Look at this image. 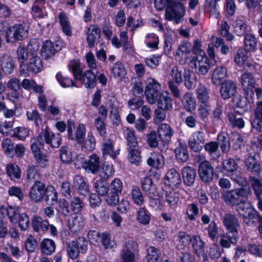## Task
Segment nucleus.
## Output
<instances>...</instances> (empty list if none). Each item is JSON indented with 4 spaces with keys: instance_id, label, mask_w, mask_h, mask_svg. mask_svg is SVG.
<instances>
[{
    "instance_id": "obj_1",
    "label": "nucleus",
    "mask_w": 262,
    "mask_h": 262,
    "mask_svg": "<svg viewBox=\"0 0 262 262\" xmlns=\"http://www.w3.org/2000/svg\"><path fill=\"white\" fill-rule=\"evenodd\" d=\"M222 198L227 204L237 206V211L244 217L246 202V188L241 187L222 193Z\"/></svg>"
},
{
    "instance_id": "obj_2",
    "label": "nucleus",
    "mask_w": 262,
    "mask_h": 262,
    "mask_svg": "<svg viewBox=\"0 0 262 262\" xmlns=\"http://www.w3.org/2000/svg\"><path fill=\"white\" fill-rule=\"evenodd\" d=\"M185 61L199 75H206L210 68L209 59L204 51L191 57H186Z\"/></svg>"
},
{
    "instance_id": "obj_3",
    "label": "nucleus",
    "mask_w": 262,
    "mask_h": 262,
    "mask_svg": "<svg viewBox=\"0 0 262 262\" xmlns=\"http://www.w3.org/2000/svg\"><path fill=\"white\" fill-rule=\"evenodd\" d=\"M68 68L69 71L72 73L75 79L82 80L83 83L86 88L92 89L95 87L96 84L95 74L90 70H87L82 76V71L80 68V62L78 61H70Z\"/></svg>"
},
{
    "instance_id": "obj_4",
    "label": "nucleus",
    "mask_w": 262,
    "mask_h": 262,
    "mask_svg": "<svg viewBox=\"0 0 262 262\" xmlns=\"http://www.w3.org/2000/svg\"><path fill=\"white\" fill-rule=\"evenodd\" d=\"M38 48V43L35 40L30 41L27 46V50L30 51L32 57L30 58L29 62L27 64V72H24L25 65L22 64L20 66V72L21 74H27L29 71L37 73L41 71L42 67L41 60L39 57L33 55Z\"/></svg>"
},
{
    "instance_id": "obj_5",
    "label": "nucleus",
    "mask_w": 262,
    "mask_h": 262,
    "mask_svg": "<svg viewBox=\"0 0 262 262\" xmlns=\"http://www.w3.org/2000/svg\"><path fill=\"white\" fill-rule=\"evenodd\" d=\"M88 249V242L84 237H79L75 241L70 242L67 247L69 257L75 259L79 256V253L84 254Z\"/></svg>"
},
{
    "instance_id": "obj_6",
    "label": "nucleus",
    "mask_w": 262,
    "mask_h": 262,
    "mask_svg": "<svg viewBox=\"0 0 262 262\" xmlns=\"http://www.w3.org/2000/svg\"><path fill=\"white\" fill-rule=\"evenodd\" d=\"M27 28L21 24H15L9 27L5 34L7 42H13L14 41L22 40L28 35Z\"/></svg>"
},
{
    "instance_id": "obj_7",
    "label": "nucleus",
    "mask_w": 262,
    "mask_h": 262,
    "mask_svg": "<svg viewBox=\"0 0 262 262\" xmlns=\"http://www.w3.org/2000/svg\"><path fill=\"white\" fill-rule=\"evenodd\" d=\"M161 89V84L157 80L151 78L147 79L145 95L149 103L154 104L157 100Z\"/></svg>"
},
{
    "instance_id": "obj_8",
    "label": "nucleus",
    "mask_w": 262,
    "mask_h": 262,
    "mask_svg": "<svg viewBox=\"0 0 262 262\" xmlns=\"http://www.w3.org/2000/svg\"><path fill=\"white\" fill-rule=\"evenodd\" d=\"M186 13L183 4L178 1L171 6H169L165 11V17L168 20H175L178 24Z\"/></svg>"
},
{
    "instance_id": "obj_9",
    "label": "nucleus",
    "mask_w": 262,
    "mask_h": 262,
    "mask_svg": "<svg viewBox=\"0 0 262 262\" xmlns=\"http://www.w3.org/2000/svg\"><path fill=\"white\" fill-rule=\"evenodd\" d=\"M37 140L40 145H43L46 143L54 148L58 147L61 143V139L59 134H50L47 129L43 130L39 134Z\"/></svg>"
},
{
    "instance_id": "obj_10",
    "label": "nucleus",
    "mask_w": 262,
    "mask_h": 262,
    "mask_svg": "<svg viewBox=\"0 0 262 262\" xmlns=\"http://www.w3.org/2000/svg\"><path fill=\"white\" fill-rule=\"evenodd\" d=\"M205 135L202 131H195L189 137L188 144L191 150L195 152L201 151L205 143Z\"/></svg>"
},
{
    "instance_id": "obj_11",
    "label": "nucleus",
    "mask_w": 262,
    "mask_h": 262,
    "mask_svg": "<svg viewBox=\"0 0 262 262\" xmlns=\"http://www.w3.org/2000/svg\"><path fill=\"white\" fill-rule=\"evenodd\" d=\"M138 251L137 243L133 240L127 241L122 250L121 262H134Z\"/></svg>"
},
{
    "instance_id": "obj_12",
    "label": "nucleus",
    "mask_w": 262,
    "mask_h": 262,
    "mask_svg": "<svg viewBox=\"0 0 262 262\" xmlns=\"http://www.w3.org/2000/svg\"><path fill=\"white\" fill-rule=\"evenodd\" d=\"M199 177L204 183H209L212 180L214 171L210 162H205L198 166Z\"/></svg>"
},
{
    "instance_id": "obj_13",
    "label": "nucleus",
    "mask_w": 262,
    "mask_h": 262,
    "mask_svg": "<svg viewBox=\"0 0 262 262\" xmlns=\"http://www.w3.org/2000/svg\"><path fill=\"white\" fill-rule=\"evenodd\" d=\"M45 189L46 186L43 183L39 181H36L30 189V199L36 203L40 202L44 196Z\"/></svg>"
},
{
    "instance_id": "obj_14",
    "label": "nucleus",
    "mask_w": 262,
    "mask_h": 262,
    "mask_svg": "<svg viewBox=\"0 0 262 262\" xmlns=\"http://www.w3.org/2000/svg\"><path fill=\"white\" fill-rule=\"evenodd\" d=\"M61 48L60 42H52L50 40H46L43 42L41 54L42 57L47 59L52 57L56 52Z\"/></svg>"
},
{
    "instance_id": "obj_15",
    "label": "nucleus",
    "mask_w": 262,
    "mask_h": 262,
    "mask_svg": "<svg viewBox=\"0 0 262 262\" xmlns=\"http://www.w3.org/2000/svg\"><path fill=\"white\" fill-rule=\"evenodd\" d=\"M236 90V83L231 80H228L221 83L220 93L223 99H228L235 95Z\"/></svg>"
},
{
    "instance_id": "obj_16",
    "label": "nucleus",
    "mask_w": 262,
    "mask_h": 262,
    "mask_svg": "<svg viewBox=\"0 0 262 262\" xmlns=\"http://www.w3.org/2000/svg\"><path fill=\"white\" fill-rule=\"evenodd\" d=\"M158 133L160 139L163 142L164 147L167 148L173 134L172 129L169 125L163 123L158 126Z\"/></svg>"
},
{
    "instance_id": "obj_17",
    "label": "nucleus",
    "mask_w": 262,
    "mask_h": 262,
    "mask_svg": "<svg viewBox=\"0 0 262 262\" xmlns=\"http://www.w3.org/2000/svg\"><path fill=\"white\" fill-rule=\"evenodd\" d=\"M191 244L195 254L199 257H203L204 261L207 260V257L205 254L204 243L201 237L198 235H192Z\"/></svg>"
},
{
    "instance_id": "obj_18",
    "label": "nucleus",
    "mask_w": 262,
    "mask_h": 262,
    "mask_svg": "<svg viewBox=\"0 0 262 262\" xmlns=\"http://www.w3.org/2000/svg\"><path fill=\"white\" fill-rule=\"evenodd\" d=\"M165 183L172 189L177 188L181 183L179 172L174 168L169 169L166 174Z\"/></svg>"
},
{
    "instance_id": "obj_19",
    "label": "nucleus",
    "mask_w": 262,
    "mask_h": 262,
    "mask_svg": "<svg viewBox=\"0 0 262 262\" xmlns=\"http://www.w3.org/2000/svg\"><path fill=\"white\" fill-rule=\"evenodd\" d=\"M73 183V186L77 190L80 195L86 196L89 194L90 192V186L83 177L80 175L75 176Z\"/></svg>"
},
{
    "instance_id": "obj_20",
    "label": "nucleus",
    "mask_w": 262,
    "mask_h": 262,
    "mask_svg": "<svg viewBox=\"0 0 262 262\" xmlns=\"http://www.w3.org/2000/svg\"><path fill=\"white\" fill-rule=\"evenodd\" d=\"M227 77V69L224 66L216 67L212 72L211 81L213 84L221 85Z\"/></svg>"
},
{
    "instance_id": "obj_21",
    "label": "nucleus",
    "mask_w": 262,
    "mask_h": 262,
    "mask_svg": "<svg viewBox=\"0 0 262 262\" xmlns=\"http://www.w3.org/2000/svg\"><path fill=\"white\" fill-rule=\"evenodd\" d=\"M85 225L84 217L81 214H76L68 221V227L73 233H77L81 231Z\"/></svg>"
},
{
    "instance_id": "obj_22",
    "label": "nucleus",
    "mask_w": 262,
    "mask_h": 262,
    "mask_svg": "<svg viewBox=\"0 0 262 262\" xmlns=\"http://www.w3.org/2000/svg\"><path fill=\"white\" fill-rule=\"evenodd\" d=\"M251 185L254 191V193L258 200V208L262 211V199L261 194H262V179L259 180L251 176L249 177Z\"/></svg>"
},
{
    "instance_id": "obj_23",
    "label": "nucleus",
    "mask_w": 262,
    "mask_h": 262,
    "mask_svg": "<svg viewBox=\"0 0 262 262\" xmlns=\"http://www.w3.org/2000/svg\"><path fill=\"white\" fill-rule=\"evenodd\" d=\"M223 223L227 232L238 234L237 227L239 225L234 215L231 214H226L224 217Z\"/></svg>"
},
{
    "instance_id": "obj_24",
    "label": "nucleus",
    "mask_w": 262,
    "mask_h": 262,
    "mask_svg": "<svg viewBox=\"0 0 262 262\" xmlns=\"http://www.w3.org/2000/svg\"><path fill=\"white\" fill-rule=\"evenodd\" d=\"M45 3L46 0H35L32 7V14L35 18H43L47 15Z\"/></svg>"
},
{
    "instance_id": "obj_25",
    "label": "nucleus",
    "mask_w": 262,
    "mask_h": 262,
    "mask_svg": "<svg viewBox=\"0 0 262 262\" xmlns=\"http://www.w3.org/2000/svg\"><path fill=\"white\" fill-rule=\"evenodd\" d=\"M238 238V234L227 232L220 236V245L224 248H229L231 244H235Z\"/></svg>"
},
{
    "instance_id": "obj_26",
    "label": "nucleus",
    "mask_w": 262,
    "mask_h": 262,
    "mask_svg": "<svg viewBox=\"0 0 262 262\" xmlns=\"http://www.w3.org/2000/svg\"><path fill=\"white\" fill-rule=\"evenodd\" d=\"M158 108L166 111L172 108V99L168 92L165 91L159 95L158 99Z\"/></svg>"
},
{
    "instance_id": "obj_27",
    "label": "nucleus",
    "mask_w": 262,
    "mask_h": 262,
    "mask_svg": "<svg viewBox=\"0 0 262 262\" xmlns=\"http://www.w3.org/2000/svg\"><path fill=\"white\" fill-rule=\"evenodd\" d=\"M142 188L149 198L154 197L157 194L156 185L149 177H145L141 180Z\"/></svg>"
},
{
    "instance_id": "obj_28",
    "label": "nucleus",
    "mask_w": 262,
    "mask_h": 262,
    "mask_svg": "<svg viewBox=\"0 0 262 262\" xmlns=\"http://www.w3.org/2000/svg\"><path fill=\"white\" fill-rule=\"evenodd\" d=\"M183 80L185 87L188 90H191L195 87L198 79L193 72L189 69H185Z\"/></svg>"
},
{
    "instance_id": "obj_29",
    "label": "nucleus",
    "mask_w": 262,
    "mask_h": 262,
    "mask_svg": "<svg viewBox=\"0 0 262 262\" xmlns=\"http://www.w3.org/2000/svg\"><path fill=\"white\" fill-rule=\"evenodd\" d=\"M147 163L154 168H161L165 164L164 157L159 152H154L151 154V157L147 160Z\"/></svg>"
},
{
    "instance_id": "obj_30",
    "label": "nucleus",
    "mask_w": 262,
    "mask_h": 262,
    "mask_svg": "<svg viewBox=\"0 0 262 262\" xmlns=\"http://www.w3.org/2000/svg\"><path fill=\"white\" fill-rule=\"evenodd\" d=\"M196 97L200 104L210 103L209 92L206 86L200 84L196 90Z\"/></svg>"
},
{
    "instance_id": "obj_31",
    "label": "nucleus",
    "mask_w": 262,
    "mask_h": 262,
    "mask_svg": "<svg viewBox=\"0 0 262 262\" xmlns=\"http://www.w3.org/2000/svg\"><path fill=\"white\" fill-rule=\"evenodd\" d=\"M182 177L184 183L187 186H191L195 181L196 172L190 166L184 167L182 170Z\"/></svg>"
},
{
    "instance_id": "obj_32",
    "label": "nucleus",
    "mask_w": 262,
    "mask_h": 262,
    "mask_svg": "<svg viewBox=\"0 0 262 262\" xmlns=\"http://www.w3.org/2000/svg\"><path fill=\"white\" fill-rule=\"evenodd\" d=\"M49 226L48 221L43 220L40 216L36 215L32 220V227L36 232L46 231L49 229Z\"/></svg>"
},
{
    "instance_id": "obj_33",
    "label": "nucleus",
    "mask_w": 262,
    "mask_h": 262,
    "mask_svg": "<svg viewBox=\"0 0 262 262\" xmlns=\"http://www.w3.org/2000/svg\"><path fill=\"white\" fill-rule=\"evenodd\" d=\"M100 167V160L96 154L92 155L89 160L86 161L85 169L90 171L92 173H96Z\"/></svg>"
},
{
    "instance_id": "obj_34",
    "label": "nucleus",
    "mask_w": 262,
    "mask_h": 262,
    "mask_svg": "<svg viewBox=\"0 0 262 262\" xmlns=\"http://www.w3.org/2000/svg\"><path fill=\"white\" fill-rule=\"evenodd\" d=\"M151 214L145 207H141L137 211V220L141 224L148 225L151 221Z\"/></svg>"
},
{
    "instance_id": "obj_35",
    "label": "nucleus",
    "mask_w": 262,
    "mask_h": 262,
    "mask_svg": "<svg viewBox=\"0 0 262 262\" xmlns=\"http://www.w3.org/2000/svg\"><path fill=\"white\" fill-rule=\"evenodd\" d=\"M182 103L184 108L188 112H191L196 107V101L192 93H185L182 99Z\"/></svg>"
},
{
    "instance_id": "obj_36",
    "label": "nucleus",
    "mask_w": 262,
    "mask_h": 262,
    "mask_svg": "<svg viewBox=\"0 0 262 262\" xmlns=\"http://www.w3.org/2000/svg\"><path fill=\"white\" fill-rule=\"evenodd\" d=\"M58 18L62 32L67 36H71L72 34V27L66 14L61 12L59 14Z\"/></svg>"
},
{
    "instance_id": "obj_37",
    "label": "nucleus",
    "mask_w": 262,
    "mask_h": 262,
    "mask_svg": "<svg viewBox=\"0 0 262 262\" xmlns=\"http://www.w3.org/2000/svg\"><path fill=\"white\" fill-rule=\"evenodd\" d=\"M45 196L46 202L51 205L55 204L58 200V193L53 186H48L45 189Z\"/></svg>"
},
{
    "instance_id": "obj_38",
    "label": "nucleus",
    "mask_w": 262,
    "mask_h": 262,
    "mask_svg": "<svg viewBox=\"0 0 262 262\" xmlns=\"http://www.w3.org/2000/svg\"><path fill=\"white\" fill-rule=\"evenodd\" d=\"M55 244L54 241L49 238L43 239L40 243L41 251L46 255H50L55 250Z\"/></svg>"
},
{
    "instance_id": "obj_39",
    "label": "nucleus",
    "mask_w": 262,
    "mask_h": 262,
    "mask_svg": "<svg viewBox=\"0 0 262 262\" xmlns=\"http://www.w3.org/2000/svg\"><path fill=\"white\" fill-rule=\"evenodd\" d=\"M1 67L5 74H12L15 68L13 59L11 57L4 56L1 60Z\"/></svg>"
},
{
    "instance_id": "obj_40",
    "label": "nucleus",
    "mask_w": 262,
    "mask_h": 262,
    "mask_svg": "<svg viewBox=\"0 0 262 262\" xmlns=\"http://www.w3.org/2000/svg\"><path fill=\"white\" fill-rule=\"evenodd\" d=\"M100 33V30L97 26H91L88 29L87 33V42L89 48H92L94 47L96 38L99 36Z\"/></svg>"
},
{
    "instance_id": "obj_41",
    "label": "nucleus",
    "mask_w": 262,
    "mask_h": 262,
    "mask_svg": "<svg viewBox=\"0 0 262 262\" xmlns=\"http://www.w3.org/2000/svg\"><path fill=\"white\" fill-rule=\"evenodd\" d=\"M115 169L113 164L108 162H105L99 171V175L101 178L100 179L107 180L111 177H113Z\"/></svg>"
},
{
    "instance_id": "obj_42",
    "label": "nucleus",
    "mask_w": 262,
    "mask_h": 262,
    "mask_svg": "<svg viewBox=\"0 0 262 262\" xmlns=\"http://www.w3.org/2000/svg\"><path fill=\"white\" fill-rule=\"evenodd\" d=\"M178 246L180 249H184L187 247L191 242L192 236L186 232L179 231L177 236Z\"/></svg>"
},
{
    "instance_id": "obj_43",
    "label": "nucleus",
    "mask_w": 262,
    "mask_h": 262,
    "mask_svg": "<svg viewBox=\"0 0 262 262\" xmlns=\"http://www.w3.org/2000/svg\"><path fill=\"white\" fill-rule=\"evenodd\" d=\"M102 150L104 155H108L114 159H115L119 154L118 150H114L112 141L108 139L104 140Z\"/></svg>"
},
{
    "instance_id": "obj_44",
    "label": "nucleus",
    "mask_w": 262,
    "mask_h": 262,
    "mask_svg": "<svg viewBox=\"0 0 262 262\" xmlns=\"http://www.w3.org/2000/svg\"><path fill=\"white\" fill-rule=\"evenodd\" d=\"M235 33L238 36H244V43H246V24L244 19L237 18L233 24Z\"/></svg>"
},
{
    "instance_id": "obj_45",
    "label": "nucleus",
    "mask_w": 262,
    "mask_h": 262,
    "mask_svg": "<svg viewBox=\"0 0 262 262\" xmlns=\"http://www.w3.org/2000/svg\"><path fill=\"white\" fill-rule=\"evenodd\" d=\"M6 171L11 180L18 179L21 177V170L19 167L15 163H9L6 166Z\"/></svg>"
},
{
    "instance_id": "obj_46",
    "label": "nucleus",
    "mask_w": 262,
    "mask_h": 262,
    "mask_svg": "<svg viewBox=\"0 0 262 262\" xmlns=\"http://www.w3.org/2000/svg\"><path fill=\"white\" fill-rule=\"evenodd\" d=\"M192 51V46L191 43L187 40H183L181 42L177 50L176 58L181 57L184 55L189 54Z\"/></svg>"
},
{
    "instance_id": "obj_47",
    "label": "nucleus",
    "mask_w": 262,
    "mask_h": 262,
    "mask_svg": "<svg viewBox=\"0 0 262 262\" xmlns=\"http://www.w3.org/2000/svg\"><path fill=\"white\" fill-rule=\"evenodd\" d=\"M95 189L98 195L105 196L108 191L107 180L100 179L95 184Z\"/></svg>"
},
{
    "instance_id": "obj_48",
    "label": "nucleus",
    "mask_w": 262,
    "mask_h": 262,
    "mask_svg": "<svg viewBox=\"0 0 262 262\" xmlns=\"http://www.w3.org/2000/svg\"><path fill=\"white\" fill-rule=\"evenodd\" d=\"M124 134L127 141L128 148L137 147L138 142L135 137V132L133 128H126L124 130Z\"/></svg>"
},
{
    "instance_id": "obj_49",
    "label": "nucleus",
    "mask_w": 262,
    "mask_h": 262,
    "mask_svg": "<svg viewBox=\"0 0 262 262\" xmlns=\"http://www.w3.org/2000/svg\"><path fill=\"white\" fill-rule=\"evenodd\" d=\"M211 108V105L210 103L199 104L198 108V116L201 120L205 122L208 119Z\"/></svg>"
},
{
    "instance_id": "obj_50",
    "label": "nucleus",
    "mask_w": 262,
    "mask_h": 262,
    "mask_svg": "<svg viewBox=\"0 0 262 262\" xmlns=\"http://www.w3.org/2000/svg\"><path fill=\"white\" fill-rule=\"evenodd\" d=\"M128 159L133 164L138 165L141 161L140 152L137 147L128 148Z\"/></svg>"
},
{
    "instance_id": "obj_51",
    "label": "nucleus",
    "mask_w": 262,
    "mask_h": 262,
    "mask_svg": "<svg viewBox=\"0 0 262 262\" xmlns=\"http://www.w3.org/2000/svg\"><path fill=\"white\" fill-rule=\"evenodd\" d=\"M161 252L155 247L150 246L147 250L146 258L148 262H159Z\"/></svg>"
},
{
    "instance_id": "obj_52",
    "label": "nucleus",
    "mask_w": 262,
    "mask_h": 262,
    "mask_svg": "<svg viewBox=\"0 0 262 262\" xmlns=\"http://www.w3.org/2000/svg\"><path fill=\"white\" fill-rule=\"evenodd\" d=\"M112 72L114 77L120 78H123L127 73L124 64L121 62H117L114 64Z\"/></svg>"
},
{
    "instance_id": "obj_53",
    "label": "nucleus",
    "mask_w": 262,
    "mask_h": 262,
    "mask_svg": "<svg viewBox=\"0 0 262 262\" xmlns=\"http://www.w3.org/2000/svg\"><path fill=\"white\" fill-rule=\"evenodd\" d=\"M132 197L135 204L142 206L144 203V196L139 187L134 186L132 190Z\"/></svg>"
},
{
    "instance_id": "obj_54",
    "label": "nucleus",
    "mask_w": 262,
    "mask_h": 262,
    "mask_svg": "<svg viewBox=\"0 0 262 262\" xmlns=\"http://www.w3.org/2000/svg\"><path fill=\"white\" fill-rule=\"evenodd\" d=\"M230 26L226 20H222L219 29L221 35L227 40L231 41L234 39V36L229 32Z\"/></svg>"
},
{
    "instance_id": "obj_55",
    "label": "nucleus",
    "mask_w": 262,
    "mask_h": 262,
    "mask_svg": "<svg viewBox=\"0 0 262 262\" xmlns=\"http://www.w3.org/2000/svg\"><path fill=\"white\" fill-rule=\"evenodd\" d=\"M234 61L238 67L245 69L246 63V48L239 49L237 50L235 56Z\"/></svg>"
},
{
    "instance_id": "obj_56",
    "label": "nucleus",
    "mask_w": 262,
    "mask_h": 262,
    "mask_svg": "<svg viewBox=\"0 0 262 262\" xmlns=\"http://www.w3.org/2000/svg\"><path fill=\"white\" fill-rule=\"evenodd\" d=\"M2 147L5 154L10 158H13L14 156V145L11 140L5 138L2 141Z\"/></svg>"
},
{
    "instance_id": "obj_57",
    "label": "nucleus",
    "mask_w": 262,
    "mask_h": 262,
    "mask_svg": "<svg viewBox=\"0 0 262 262\" xmlns=\"http://www.w3.org/2000/svg\"><path fill=\"white\" fill-rule=\"evenodd\" d=\"M247 219H248L247 221V225L255 226L257 223H259V224H262V217L255 210H251L250 212H248Z\"/></svg>"
},
{
    "instance_id": "obj_58",
    "label": "nucleus",
    "mask_w": 262,
    "mask_h": 262,
    "mask_svg": "<svg viewBox=\"0 0 262 262\" xmlns=\"http://www.w3.org/2000/svg\"><path fill=\"white\" fill-rule=\"evenodd\" d=\"M20 84V81L17 78H11L8 80L7 83V86L8 89L15 91L11 93L12 96L15 99L18 98V93H16V91L19 89Z\"/></svg>"
},
{
    "instance_id": "obj_59",
    "label": "nucleus",
    "mask_w": 262,
    "mask_h": 262,
    "mask_svg": "<svg viewBox=\"0 0 262 262\" xmlns=\"http://www.w3.org/2000/svg\"><path fill=\"white\" fill-rule=\"evenodd\" d=\"M199 213V208L196 204L191 203L187 205L186 210V214L188 219L190 221H192L195 220Z\"/></svg>"
},
{
    "instance_id": "obj_60",
    "label": "nucleus",
    "mask_w": 262,
    "mask_h": 262,
    "mask_svg": "<svg viewBox=\"0 0 262 262\" xmlns=\"http://www.w3.org/2000/svg\"><path fill=\"white\" fill-rule=\"evenodd\" d=\"M6 211L10 222L12 224H16L19 215L18 207L16 206L9 205Z\"/></svg>"
},
{
    "instance_id": "obj_61",
    "label": "nucleus",
    "mask_w": 262,
    "mask_h": 262,
    "mask_svg": "<svg viewBox=\"0 0 262 262\" xmlns=\"http://www.w3.org/2000/svg\"><path fill=\"white\" fill-rule=\"evenodd\" d=\"M123 188V183L119 178H114L110 184V189L112 192L120 194Z\"/></svg>"
},
{
    "instance_id": "obj_62",
    "label": "nucleus",
    "mask_w": 262,
    "mask_h": 262,
    "mask_svg": "<svg viewBox=\"0 0 262 262\" xmlns=\"http://www.w3.org/2000/svg\"><path fill=\"white\" fill-rule=\"evenodd\" d=\"M145 43L148 48L157 49L159 43V37L154 33L147 34L145 39Z\"/></svg>"
},
{
    "instance_id": "obj_63",
    "label": "nucleus",
    "mask_w": 262,
    "mask_h": 262,
    "mask_svg": "<svg viewBox=\"0 0 262 262\" xmlns=\"http://www.w3.org/2000/svg\"><path fill=\"white\" fill-rule=\"evenodd\" d=\"M84 206V203L79 197L75 196L72 199L70 203L71 210L75 213L81 211Z\"/></svg>"
},
{
    "instance_id": "obj_64",
    "label": "nucleus",
    "mask_w": 262,
    "mask_h": 262,
    "mask_svg": "<svg viewBox=\"0 0 262 262\" xmlns=\"http://www.w3.org/2000/svg\"><path fill=\"white\" fill-rule=\"evenodd\" d=\"M247 167L248 170L253 173L254 175L258 177H262V166L260 164L254 161L249 162Z\"/></svg>"
}]
</instances>
